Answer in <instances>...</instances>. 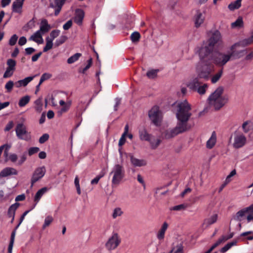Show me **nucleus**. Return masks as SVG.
<instances>
[{
	"instance_id": "nucleus-1",
	"label": "nucleus",
	"mask_w": 253,
	"mask_h": 253,
	"mask_svg": "<svg viewBox=\"0 0 253 253\" xmlns=\"http://www.w3.org/2000/svg\"><path fill=\"white\" fill-rule=\"evenodd\" d=\"M177 125L174 128L166 131L165 137L167 138L173 137L180 133L189 130L192 127L188 123V121L192 115L190 112L191 105L187 100H184L177 104Z\"/></svg>"
},
{
	"instance_id": "nucleus-2",
	"label": "nucleus",
	"mask_w": 253,
	"mask_h": 253,
	"mask_svg": "<svg viewBox=\"0 0 253 253\" xmlns=\"http://www.w3.org/2000/svg\"><path fill=\"white\" fill-rule=\"evenodd\" d=\"M223 92V88L219 86L209 96L208 102L210 107L218 110L228 102V97Z\"/></svg>"
},
{
	"instance_id": "nucleus-3",
	"label": "nucleus",
	"mask_w": 253,
	"mask_h": 253,
	"mask_svg": "<svg viewBox=\"0 0 253 253\" xmlns=\"http://www.w3.org/2000/svg\"><path fill=\"white\" fill-rule=\"evenodd\" d=\"M246 53V50H241V51L238 53H236L234 50H230V52L228 53H218L214 56L213 62L218 66H223L231 59L232 57L239 59Z\"/></svg>"
},
{
	"instance_id": "nucleus-4",
	"label": "nucleus",
	"mask_w": 253,
	"mask_h": 253,
	"mask_svg": "<svg viewBox=\"0 0 253 253\" xmlns=\"http://www.w3.org/2000/svg\"><path fill=\"white\" fill-rule=\"evenodd\" d=\"M113 175L112 179V186H118L125 176V170L124 167L120 164H116L112 169L109 175Z\"/></svg>"
},
{
	"instance_id": "nucleus-5",
	"label": "nucleus",
	"mask_w": 253,
	"mask_h": 253,
	"mask_svg": "<svg viewBox=\"0 0 253 253\" xmlns=\"http://www.w3.org/2000/svg\"><path fill=\"white\" fill-rule=\"evenodd\" d=\"M213 48L210 46L205 42H204L197 51L200 59L203 62H208L211 59V53Z\"/></svg>"
},
{
	"instance_id": "nucleus-6",
	"label": "nucleus",
	"mask_w": 253,
	"mask_h": 253,
	"mask_svg": "<svg viewBox=\"0 0 253 253\" xmlns=\"http://www.w3.org/2000/svg\"><path fill=\"white\" fill-rule=\"evenodd\" d=\"M248 214L246 217L248 222L253 221V204L249 207L243 209L238 211L235 217V219L238 221H241Z\"/></svg>"
},
{
	"instance_id": "nucleus-7",
	"label": "nucleus",
	"mask_w": 253,
	"mask_h": 253,
	"mask_svg": "<svg viewBox=\"0 0 253 253\" xmlns=\"http://www.w3.org/2000/svg\"><path fill=\"white\" fill-rule=\"evenodd\" d=\"M149 117L154 125H159L162 119V112L159 107L157 106H153L149 112Z\"/></svg>"
},
{
	"instance_id": "nucleus-8",
	"label": "nucleus",
	"mask_w": 253,
	"mask_h": 253,
	"mask_svg": "<svg viewBox=\"0 0 253 253\" xmlns=\"http://www.w3.org/2000/svg\"><path fill=\"white\" fill-rule=\"evenodd\" d=\"M121 239L117 233H113L112 236L108 239L105 244V247L108 251L116 249L120 245Z\"/></svg>"
},
{
	"instance_id": "nucleus-9",
	"label": "nucleus",
	"mask_w": 253,
	"mask_h": 253,
	"mask_svg": "<svg viewBox=\"0 0 253 253\" xmlns=\"http://www.w3.org/2000/svg\"><path fill=\"white\" fill-rule=\"evenodd\" d=\"M253 43V36L250 37L242 40L237 42L235 43L230 47V50H234L236 53H238L241 50H237V48L239 47H246L251 45Z\"/></svg>"
},
{
	"instance_id": "nucleus-10",
	"label": "nucleus",
	"mask_w": 253,
	"mask_h": 253,
	"mask_svg": "<svg viewBox=\"0 0 253 253\" xmlns=\"http://www.w3.org/2000/svg\"><path fill=\"white\" fill-rule=\"evenodd\" d=\"M206 43L214 48L216 44H219L222 43V38L220 33L218 31H215L213 33L210 38L205 42Z\"/></svg>"
},
{
	"instance_id": "nucleus-11",
	"label": "nucleus",
	"mask_w": 253,
	"mask_h": 253,
	"mask_svg": "<svg viewBox=\"0 0 253 253\" xmlns=\"http://www.w3.org/2000/svg\"><path fill=\"white\" fill-rule=\"evenodd\" d=\"M45 171V168L43 166L36 169L31 179L32 186L44 175Z\"/></svg>"
},
{
	"instance_id": "nucleus-12",
	"label": "nucleus",
	"mask_w": 253,
	"mask_h": 253,
	"mask_svg": "<svg viewBox=\"0 0 253 253\" xmlns=\"http://www.w3.org/2000/svg\"><path fill=\"white\" fill-rule=\"evenodd\" d=\"M197 73L199 78L208 80L212 73V69L208 66H204L202 69H197Z\"/></svg>"
},
{
	"instance_id": "nucleus-13",
	"label": "nucleus",
	"mask_w": 253,
	"mask_h": 253,
	"mask_svg": "<svg viewBox=\"0 0 253 253\" xmlns=\"http://www.w3.org/2000/svg\"><path fill=\"white\" fill-rule=\"evenodd\" d=\"M15 130L16 134L19 138L25 139L27 131L26 126L23 124H17Z\"/></svg>"
},
{
	"instance_id": "nucleus-14",
	"label": "nucleus",
	"mask_w": 253,
	"mask_h": 253,
	"mask_svg": "<svg viewBox=\"0 0 253 253\" xmlns=\"http://www.w3.org/2000/svg\"><path fill=\"white\" fill-rule=\"evenodd\" d=\"M139 135L141 141H151L153 140V136L147 132L145 128L139 129Z\"/></svg>"
},
{
	"instance_id": "nucleus-15",
	"label": "nucleus",
	"mask_w": 253,
	"mask_h": 253,
	"mask_svg": "<svg viewBox=\"0 0 253 253\" xmlns=\"http://www.w3.org/2000/svg\"><path fill=\"white\" fill-rule=\"evenodd\" d=\"M18 172L13 168L6 167L3 169L0 172V177H5L11 175H17Z\"/></svg>"
},
{
	"instance_id": "nucleus-16",
	"label": "nucleus",
	"mask_w": 253,
	"mask_h": 253,
	"mask_svg": "<svg viewBox=\"0 0 253 253\" xmlns=\"http://www.w3.org/2000/svg\"><path fill=\"white\" fill-rule=\"evenodd\" d=\"M234 235L233 233H230L228 236H222L218 240L213 244L211 247L209 249L211 252H212L215 248L218 247L221 243L225 242L226 241L230 239L233 237Z\"/></svg>"
},
{
	"instance_id": "nucleus-17",
	"label": "nucleus",
	"mask_w": 253,
	"mask_h": 253,
	"mask_svg": "<svg viewBox=\"0 0 253 253\" xmlns=\"http://www.w3.org/2000/svg\"><path fill=\"white\" fill-rule=\"evenodd\" d=\"M130 158V162L132 165L135 167H142L147 165V162L144 159H138L133 157L131 154L129 155Z\"/></svg>"
},
{
	"instance_id": "nucleus-18",
	"label": "nucleus",
	"mask_w": 253,
	"mask_h": 253,
	"mask_svg": "<svg viewBox=\"0 0 253 253\" xmlns=\"http://www.w3.org/2000/svg\"><path fill=\"white\" fill-rule=\"evenodd\" d=\"M84 13L81 9H78L75 11V15L74 18V22L78 25H81L82 24L84 18Z\"/></svg>"
},
{
	"instance_id": "nucleus-19",
	"label": "nucleus",
	"mask_w": 253,
	"mask_h": 253,
	"mask_svg": "<svg viewBox=\"0 0 253 253\" xmlns=\"http://www.w3.org/2000/svg\"><path fill=\"white\" fill-rule=\"evenodd\" d=\"M205 20V16L199 11H197L194 16V23L195 27H199Z\"/></svg>"
},
{
	"instance_id": "nucleus-20",
	"label": "nucleus",
	"mask_w": 253,
	"mask_h": 253,
	"mask_svg": "<svg viewBox=\"0 0 253 253\" xmlns=\"http://www.w3.org/2000/svg\"><path fill=\"white\" fill-rule=\"evenodd\" d=\"M169 225L167 222H164L157 234V237L159 240H162L165 238V234L168 228Z\"/></svg>"
},
{
	"instance_id": "nucleus-21",
	"label": "nucleus",
	"mask_w": 253,
	"mask_h": 253,
	"mask_svg": "<svg viewBox=\"0 0 253 253\" xmlns=\"http://www.w3.org/2000/svg\"><path fill=\"white\" fill-rule=\"evenodd\" d=\"M20 206V204L16 202L14 204H12L8 209L7 215L8 217H12V222L13 221L14 218V215L16 210Z\"/></svg>"
},
{
	"instance_id": "nucleus-22",
	"label": "nucleus",
	"mask_w": 253,
	"mask_h": 253,
	"mask_svg": "<svg viewBox=\"0 0 253 253\" xmlns=\"http://www.w3.org/2000/svg\"><path fill=\"white\" fill-rule=\"evenodd\" d=\"M128 129L129 126L127 124L126 125L124 129V132L123 133L120 140L119 142H125L126 141V137H127L130 140H132L133 135L131 133H128Z\"/></svg>"
},
{
	"instance_id": "nucleus-23",
	"label": "nucleus",
	"mask_w": 253,
	"mask_h": 253,
	"mask_svg": "<svg viewBox=\"0 0 253 253\" xmlns=\"http://www.w3.org/2000/svg\"><path fill=\"white\" fill-rule=\"evenodd\" d=\"M34 77L35 76L28 77L23 80L18 81L14 83V85L18 88L22 86H25L29 82L33 80Z\"/></svg>"
},
{
	"instance_id": "nucleus-24",
	"label": "nucleus",
	"mask_w": 253,
	"mask_h": 253,
	"mask_svg": "<svg viewBox=\"0 0 253 253\" xmlns=\"http://www.w3.org/2000/svg\"><path fill=\"white\" fill-rule=\"evenodd\" d=\"M48 189L46 187H43L38 191L35 196L34 201L36 202V204L32 207V209H33L37 203L40 201L42 195L47 191Z\"/></svg>"
},
{
	"instance_id": "nucleus-25",
	"label": "nucleus",
	"mask_w": 253,
	"mask_h": 253,
	"mask_svg": "<svg viewBox=\"0 0 253 253\" xmlns=\"http://www.w3.org/2000/svg\"><path fill=\"white\" fill-rule=\"evenodd\" d=\"M232 136L235 142H245L246 141L245 136L241 132L235 131Z\"/></svg>"
},
{
	"instance_id": "nucleus-26",
	"label": "nucleus",
	"mask_w": 253,
	"mask_h": 253,
	"mask_svg": "<svg viewBox=\"0 0 253 253\" xmlns=\"http://www.w3.org/2000/svg\"><path fill=\"white\" fill-rule=\"evenodd\" d=\"M50 25L48 24L47 20L42 19L41 23L40 30H38L42 35L47 33L50 29Z\"/></svg>"
},
{
	"instance_id": "nucleus-27",
	"label": "nucleus",
	"mask_w": 253,
	"mask_h": 253,
	"mask_svg": "<svg viewBox=\"0 0 253 253\" xmlns=\"http://www.w3.org/2000/svg\"><path fill=\"white\" fill-rule=\"evenodd\" d=\"M42 34L37 31L35 34L32 35L29 40L34 41L38 43H42L43 42V39L42 38Z\"/></svg>"
},
{
	"instance_id": "nucleus-28",
	"label": "nucleus",
	"mask_w": 253,
	"mask_h": 253,
	"mask_svg": "<svg viewBox=\"0 0 253 253\" xmlns=\"http://www.w3.org/2000/svg\"><path fill=\"white\" fill-rule=\"evenodd\" d=\"M24 3L19 2H13L12 5V10L13 12L21 14L22 12V7Z\"/></svg>"
},
{
	"instance_id": "nucleus-29",
	"label": "nucleus",
	"mask_w": 253,
	"mask_h": 253,
	"mask_svg": "<svg viewBox=\"0 0 253 253\" xmlns=\"http://www.w3.org/2000/svg\"><path fill=\"white\" fill-rule=\"evenodd\" d=\"M201 85V83L199 82V79L197 78L193 79L187 85L189 89L196 91V89Z\"/></svg>"
},
{
	"instance_id": "nucleus-30",
	"label": "nucleus",
	"mask_w": 253,
	"mask_h": 253,
	"mask_svg": "<svg viewBox=\"0 0 253 253\" xmlns=\"http://www.w3.org/2000/svg\"><path fill=\"white\" fill-rule=\"evenodd\" d=\"M217 214H214L211 217L205 219L203 223V225H206V227H208L209 225L215 223L217 220Z\"/></svg>"
},
{
	"instance_id": "nucleus-31",
	"label": "nucleus",
	"mask_w": 253,
	"mask_h": 253,
	"mask_svg": "<svg viewBox=\"0 0 253 253\" xmlns=\"http://www.w3.org/2000/svg\"><path fill=\"white\" fill-rule=\"evenodd\" d=\"M242 127L246 133L253 131V123L250 121H246L242 124Z\"/></svg>"
},
{
	"instance_id": "nucleus-32",
	"label": "nucleus",
	"mask_w": 253,
	"mask_h": 253,
	"mask_svg": "<svg viewBox=\"0 0 253 253\" xmlns=\"http://www.w3.org/2000/svg\"><path fill=\"white\" fill-rule=\"evenodd\" d=\"M241 1L242 0H236L230 3L228 6V9L230 11H234L235 9H239L241 6Z\"/></svg>"
},
{
	"instance_id": "nucleus-33",
	"label": "nucleus",
	"mask_w": 253,
	"mask_h": 253,
	"mask_svg": "<svg viewBox=\"0 0 253 253\" xmlns=\"http://www.w3.org/2000/svg\"><path fill=\"white\" fill-rule=\"evenodd\" d=\"M42 97H40L37 99L34 102L35 109L38 113H41L42 110Z\"/></svg>"
},
{
	"instance_id": "nucleus-34",
	"label": "nucleus",
	"mask_w": 253,
	"mask_h": 253,
	"mask_svg": "<svg viewBox=\"0 0 253 253\" xmlns=\"http://www.w3.org/2000/svg\"><path fill=\"white\" fill-rule=\"evenodd\" d=\"M237 241L236 240H234L231 242L228 243L224 247L220 249V252L221 253H224L227 251H228L232 246L236 245Z\"/></svg>"
},
{
	"instance_id": "nucleus-35",
	"label": "nucleus",
	"mask_w": 253,
	"mask_h": 253,
	"mask_svg": "<svg viewBox=\"0 0 253 253\" xmlns=\"http://www.w3.org/2000/svg\"><path fill=\"white\" fill-rule=\"evenodd\" d=\"M208 88V85L207 84H204L201 85L195 91H197L200 95H204L206 93Z\"/></svg>"
},
{
	"instance_id": "nucleus-36",
	"label": "nucleus",
	"mask_w": 253,
	"mask_h": 253,
	"mask_svg": "<svg viewBox=\"0 0 253 253\" xmlns=\"http://www.w3.org/2000/svg\"><path fill=\"white\" fill-rule=\"evenodd\" d=\"M53 43L52 39H50L47 37L46 38V45L43 49V52H46L52 48Z\"/></svg>"
},
{
	"instance_id": "nucleus-37",
	"label": "nucleus",
	"mask_w": 253,
	"mask_h": 253,
	"mask_svg": "<svg viewBox=\"0 0 253 253\" xmlns=\"http://www.w3.org/2000/svg\"><path fill=\"white\" fill-rule=\"evenodd\" d=\"M30 99V96H29L28 95L23 97L22 98H21L20 99V100L19 101V103H18L19 106L20 107L25 106L26 104H27L29 103Z\"/></svg>"
},
{
	"instance_id": "nucleus-38",
	"label": "nucleus",
	"mask_w": 253,
	"mask_h": 253,
	"mask_svg": "<svg viewBox=\"0 0 253 253\" xmlns=\"http://www.w3.org/2000/svg\"><path fill=\"white\" fill-rule=\"evenodd\" d=\"M82 54L79 53H77L74 54L73 56H71L67 60V63L68 64H72L77 61L79 58L81 56Z\"/></svg>"
},
{
	"instance_id": "nucleus-39",
	"label": "nucleus",
	"mask_w": 253,
	"mask_h": 253,
	"mask_svg": "<svg viewBox=\"0 0 253 253\" xmlns=\"http://www.w3.org/2000/svg\"><path fill=\"white\" fill-rule=\"evenodd\" d=\"M243 26V21L242 18H238L236 21L231 24L232 28H241Z\"/></svg>"
},
{
	"instance_id": "nucleus-40",
	"label": "nucleus",
	"mask_w": 253,
	"mask_h": 253,
	"mask_svg": "<svg viewBox=\"0 0 253 253\" xmlns=\"http://www.w3.org/2000/svg\"><path fill=\"white\" fill-rule=\"evenodd\" d=\"M51 77V75L48 73H44L42 75L39 84L37 86V87L38 88L41 84L45 80H47L49 79H50Z\"/></svg>"
},
{
	"instance_id": "nucleus-41",
	"label": "nucleus",
	"mask_w": 253,
	"mask_h": 253,
	"mask_svg": "<svg viewBox=\"0 0 253 253\" xmlns=\"http://www.w3.org/2000/svg\"><path fill=\"white\" fill-rule=\"evenodd\" d=\"M140 35L137 32H133L130 36V39L133 42H136L139 41Z\"/></svg>"
},
{
	"instance_id": "nucleus-42",
	"label": "nucleus",
	"mask_w": 253,
	"mask_h": 253,
	"mask_svg": "<svg viewBox=\"0 0 253 253\" xmlns=\"http://www.w3.org/2000/svg\"><path fill=\"white\" fill-rule=\"evenodd\" d=\"M222 74V71L220 70L216 74H215L211 79V83L213 84L216 83L221 78Z\"/></svg>"
},
{
	"instance_id": "nucleus-43",
	"label": "nucleus",
	"mask_w": 253,
	"mask_h": 253,
	"mask_svg": "<svg viewBox=\"0 0 253 253\" xmlns=\"http://www.w3.org/2000/svg\"><path fill=\"white\" fill-rule=\"evenodd\" d=\"M53 218L51 216L48 215L45 217L44 224L42 226V228L44 229L48 226L53 221Z\"/></svg>"
},
{
	"instance_id": "nucleus-44",
	"label": "nucleus",
	"mask_w": 253,
	"mask_h": 253,
	"mask_svg": "<svg viewBox=\"0 0 253 253\" xmlns=\"http://www.w3.org/2000/svg\"><path fill=\"white\" fill-rule=\"evenodd\" d=\"M67 40V37L66 36H61L58 39H57L55 42V45L58 46L66 42Z\"/></svg>"
},
{
	"instance_id": "nucleus-45",
	"label": "nucleus",
	"mask_w": 253,
	"mask_h": 253,
	"mask_svg": "<svg viewBox=\"0 0 253 253\" xmlns=\"http://www.w3.org/2000/svg\"><path fill=\"white\" fill-rule=\"evenodd\" d=\"M123 213L122 210L120 208H115L114 210L112 217L114 219L116 218L117 217L122 215Z\"/></svg>"
},
{
	"instance_id": "nucleus-46",
	"label": "nucleus",
	"mask_w": 253,
	"mask_h": 253,
	"mask_svg": "<svg viewBox=\"0 0 253 253\" xmlns=\"http://www.w3.org/2000/svg\"><path fill=\"white\" fill-rule=\"evenodd\" d=\"M7 64L8 65L7 68L15 70L16 65V61L15 60L9 59L7 61Z\"/></svg>"
},
{
	"instance_id": "nucleus-47",
	"label": "nucleus",
	"mask_w": 253,
	"mask_h": 253,
	"mask_svg": "<svg viewBox=\"0 0 253 253\" xmlns=\"http://www.w3.org/2000/svg\"><path fill=\"white\" fill-rule=\"evenodd\" d=\"M169 253H183V248L182 245L176 246V248H173Z\"/></svg>"
},
{
	"instance_id": "nucleus-48",
	"label": "nucleus",
	"mask_w": 253,
	"mask_h": 253,
	"mask_svg": "<svg viewBox=\"0 0 253 253\" xmlns=\"http://www.w3.org/2000/svg\"><path fill=\"white\" fill-rule=\"evenodd\" d=\"M27 159L26 153L23 154L22 155L19 156V159L17 163V166H21Z\"/></svg>"
},
{
	"instance_id": "nucleus-49",
	"label": "nucleus",
	"mask_w": 253,
	"mask_h": 253,
	"mask_svg": "<svg viewBox=\"0 0 253 253\" xmlns=\"http://www.w3.org/2000/svg\"><path fill=\"white\" fill-rule=\"evenodd\" d=\"M66 0H54V4L51 3L50 5L52 7L54 6H61L63 5Z\"/></svg>"
},
{
	"instance_id": "nucleus-50",
	"label": "nucleus",
	"mask_w": 253,
	"mask_h": 253,
	"mask_svg": "<svg viewBox=\"0 0 253 253\" xmlns=\"http://www.w3.org/2000/svg\"><path fill=\"white\" fill-rule=\"evenodd\" d=\"M158 70H152L147 73V77L150 79H153L157 76Z\"/></svg>"
},
{
	"instance_id": "nucleus-51",
	"label": "nucleus",
	"mask_w": 253,
	"mask_h": 253,
	"mask_svg": "<svg viewBox=\"0 0 253 253\" xmlns=\"http://www.w3.org/2000/svg\"><path fill=\"white\" fill-rule=\"evenodd\" d=\"M253 234V231H247V232H243L241 234V237H245V236H247L246 239L248 240H253V235H252V236H248L249 235H251V234Z\"/></svg>"
},
{
	"instance_id": "nucleus-52",
	"label": "nucleus",
	"mask_w": 253,
	"mask_h": 253,
	"mask_svg": "<svg viewBox=\"0 0 253 253\" xmlns=\"http://www.w3.org/2000/svg\"><path fill=\"white\" fill-rule=\"evenodd\" d=\"M92 64V59L90 58L88 60L87 65L83 69H80L79 72L83 74H84L85 72L90 67Z\"/></svg>"
},
{
	"instance_id": "nucleus-53",
	"label": "nucleus",
	"mask_w": 253,
	"mask_h": 253,
	"mask_svg": "<svg viewBox=\"0 0 253 253\" xmlns=\"http://www.w3.org/2000/svg\"><path fill=\"white\" fill-rule=\"evenodd\" d=\"M104 173H100L98 175H97V176H96L94 179H93L91 181V184L92 185H94V184H96L98 183L99 180L104 176Z\"/></svg>"
},
{
	"instance_id": "nucleus-54",
	"label": "nucleus",
	"mask_w": 253,
	"mask_h": 253,
	"mask_svg": "<svg viewBox=\"0 0 253 253\" xmlns=\"http://www.w3.org/2000/svg\"><path fill=\"white\" fill-rule=\"evenodd\" d=\"M59 104L61 106H64V107L61 110L62 112H66L69 109L70 105V104H66L65 102L62 100L59 101Z\"/></svg>"
},
{
	"instance_id": "nucleus-55",
	"label": "nucleus",
	"mask_w": 253,
	"mask_h": 253,
	"mask_svg": "<svg viewBox=\"0 0 253 253\" xmlns=\"http://www.w3.org/2000/svg\"><path fill=\"white\" fill-rule=\"evenodd\" d=\"M14 85V84L13 82L12 81H9L6 84L5 87L7 89V92H10Z\"/></svg>"
},
{
	"instance_id": "nucleus-56",
	"label": "nucleus",
	"mask_w": 253,
	"mask_h": 253,
	"mask_svg": "<svg viewBox=\"0 0 253 253\" xmlns=\"http://www.w3.org/2000/svg\"><path fill=\"white\" fill-rule=\"evenodd\" d=\"M18 39V36L14 34L13 35L10 39L9 41V44L10 45H14L16 43V42Z\"/></svg>"
},
{
	"instance_id": "nucleus-57",
	"label": "nucleus",
	"mask_w": 253,
	"mask_h": 253,
	"mask_svg": "<svg viewBox=\"0 0 253 253\" xmlns=\"http://www.w3.org/2000/svg\"><path fill=\"white\" fill-rule=\"evenodd\" d=\"M14 71V70L6 68V70L3 75V78H7L11 77L13 75Z\"/></svg>"
},
{
	"instance_id": "nucleus-58",
	"label": "nucleus",
	"mask_w": 253,
	"mask_h": 253,
	"mask_svg": "<svg viewBox=\"0 0 253 253\" xmlns=\"http://www.w3.org/2000/svg\"><path fill=\"white\" fill-rule=\"evenodd\" d=\"M59 34H60L59 30H53L50 33V36L51 37L50 39H52V41H53L55 38H56V37H57L59 36Z\"/></svg>"
},
{
	"instance_id": "nucleus-59",
	"label": "nucleus",
	"mask_w": 253,
	"mask_h": 253,
	"mask_svg": "<svg viewBox=\"0 0 253 253\" xmlns=\"http://www.w3.org/2000/svg\"><path fill=\"white\" fill-rule=\"evenodd\" d=\"M32 209H30V210H28V211H25L23 213V214L21 215L20 218V221H19V223H18V224L16 226V229H17L18 228V227L19 226V225L21 224V223L22 222V221H23V220L25 218V216L32 210Z\"/></svg>"
},
{
	"instance_id": "nucleus-60",
	"label": "nucleus",
	"mask_w": 253,
	"mask_h": 253,
	"mask_svg": "<svg viewBox=\"0 0 253 253\" xmlns=\"http://www.w3.org/2000/svg\"><path fill=\"white\" fill-rule=\"evenodd\" d=\"M40 150L38 147H31L29 149L28 153L30 156H32L33 154L37 153Z\"/></svg>"
},
{
	"instance_id": "nucleus-61",
	"label": "nucleus",
	"mask_w": 253,
	"mask_h": 253,
	"mask_svg": "<svg viewBox=\"0 0 253 253\" xmlns=\"http://www.w3.org/2000/svg\"><path fill=\"white\" fill-rule=\"evenodd\" d=\"M8 160L12 163H15L18 159L17 155L15 154H11L8 157Z\"/></svg>"
},
{
	"instance_id": "nucleus-62",
	"label": "nucleus",
	"mask_w": 253,
	"mask_h": 253,
	"mask_svg": "<svg viewBox=\"0 0 253 253\" xmlns=\"http://www.w3.org/2000/svg\"><path fill=\"white\" fill-rule=\"evenodd\" d=\"M174 151L176 153H178L181 151L182 148V143H175L174 145Z\"/></svg>"
},
{
	"instance_id": "nucleus-63",
	"label": "nucleus",
	"mask_w": 253,
	"mask_h": 253,
	"mask_svg": "<svg viewBox=\"0 0 253 253\" xmlns=\"http://www.w3.org/2000/svg\"><path fill=\"white\" fill-rule=\"evenodd\" d=\"M185 206L183 204H181L174 206L172 208L171 210L173 211H181L185 209Z\"/></svg>"
},
{
	"instance_id": "nucleus-64",
	"label": "nucleus",
	"mask_w": 253,
	"mask_h": 253,
	"mask_svg": "<svg viewBox=\"0 0 253 253\" xmlns=\"http://www.w3.org/2000/svg\"><path fill=\"white\" fill-rule=\"evenodd\" d=\"M72 26V21L70 20L68 21L63 26L64 30H68Z\"/></svg>"
}]
</instances>
